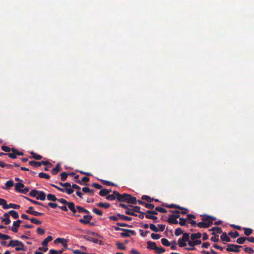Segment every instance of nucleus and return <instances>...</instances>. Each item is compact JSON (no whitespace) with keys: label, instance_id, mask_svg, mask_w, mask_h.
<instances>
[{"label":"nucleus","instance_id":"0e129e2a","mask_svg":"<svg viewBox=\"0 0 254 254\" xmlns=\"http://www.w3.org/2000/svg\"><path fill=\"white\" fill-rule=\"evenodd\" d=\"M1 149L6 152H9L10 151H11V148H10L9 147H8L7 146L3 145L1 146Z\"/></svg>","mask_w":254,"mask_h":254},{"label":"nucleus","instance_id":"cd10ccee","mask_svg":"<svg viewBox=\"0 0 254 254\" xmlns=\"http://www.w3.org/2000/svg\"><path fill=\"white\" fill-rule=\"evenodd\" d=\"M98 207H103L104 208H108L110 207V204L108 203L99 202L96 204Z\"/></svg>","mask_w":254,"mask_h":254},{"label":"nucleus","instance_id":"8fccbe9b","mask_svg":"<svg viewBox=\"0 0 254 254\" xmlns=\"http://www.w3.org/2000/svg\"><path fill=\"white\" fill-rule=\"evenodd\" d=\"M25 198L28 200V201L31 202L32 203L34 204H36V205H41V206H44L43 204H42L41 203L38 202V201H35V200H34L33 199H31L29 198H28L27 197H25Z\"/></svg>","mask_w":254,"mask_h":254},{"label":"nucleus","instance_id":"2eb2a0df","mask_svg":"<svg viewBox=\"0 0 254 254\" xmlns=\"http://www.w3.org/2000/svg\"><path fill=\"white\" fill-rule=\"evenodd\" d=\"M5 207V209H7L11 208L15 209H18L20 208V206L14 203H9L8 204H7Z\"/></svg>","mask_w":254,"mask_h":254},{"label":"nucleus","instance_id":"412c9836","mask_svg":"<svg viewBox=\"0 0 254 254\" xmlns=\"http://www.w3.org/2000/svg\"><path fill=\"white\" fill-rule=\"evenodd\" d=\"M221 239L223 241L229 242L231 241L230 238L227 236L226 232L223 233L222 235L220 236Z\"/></svg>","mask_w":254,"mask_h":254},{"label":"nucleus","instance_id":"864d4df0","mask_svg":"<svg viewBox=\"0 0 254 254\" xmlns=\"http://www.w3.org/2000/svg\"><path fill=\"white\" fill-rule=\"evenodd\" d=\"M6 204H7L6 201L3 198H0V205H2V208L3 209H5V206L6 205Z\"/></svg>","mask_w":254,"mask_h":254},{"label":"nucleus","instance_id":"72a5a7b5","mask_svg":"<svg viewBox=\"0 0 254 254\" xmlns=\"http://www.w3.org/2000/svg\"><path fill=\"white\" fill-rule=\"evenodd\" d=\"M39 192V190H32L29 193V195L32 197L36 198Z\"/></svg>","mask_w":254,"mask_h":254},{"label":"nucleus","instance_id":"f8f14e48","mask_svg":"<svg viewBox=\"0 0 254 254\" xmlns=\"http://www.w3.org/2000/svg\"><path fill=\"white\" fill-rule=\"evenodd\" d=\"M116 192H119L117 191H114L113 192V194H108L106 196V199L109 200H111V201L114 200L116 199H117L118 200V196H117V194L116 193Z\"/></svg>","mask_w":254,"mask_h":254},{"label":"nucleus","instance_id":"2f4dec72","mask_svg":"<svg viewBox=\"0 0 254 254\" xmlns=\"http://www.w3.org/2000/svg\"><path fill=\"white\" fill-rule=\"evenodd\" d=\"M82 190L84 193H90L91 194H93L95 191L94 190H91L88 187H83Z\"/></svg>","mask_w":254,"mask_h":254},{"label":"nucleus","instance_id":"a878e982","mask_svg":"<svg viewBox=\"0 0 254 254\" xmlns=\"http://www.w3.org/2000/svg\"><path fill=\"white\" fill-rule=\"evenodd\" d=\"M30 154L32 155L31 157H30L31 158H34L36 160H40L42 158V156L41 155L37 154L33 151H31Z\"/></svg>","mask_w":254,"mask_h":254},{"label":"nucleus","instance_id":"0eeeda50","mask_svg":"<svg viewBox=\"0 0 254 254\" xmlns=\"http://www.w3.org/2000/svg\"><path fill=\"white\" fill-rule=\"evenodd\" d=\"M92 219V216L91 215H84L83 216V219H80L79 220V222L83 224H87L90 223V221Z\"/></svg>","mask_w":254,"mask_h":254},{"label":"nucleus","instance_id":"c9c22d12","mask_svg":"<svg viewBox=\"0 0 254 254\" xmlns=\"http://www.w3.org/2000/svg\"><path fill=\"white\" fill-rule=\"evenodd\" d=\"M228 234L232 238H236L240 236L239 233L237 231H235V232L231 231Z\"/></svg>","mask_w":254,"mask_h":254},{"label":"nucleus","instance_id":"c756f323","mask_svg":"<svg viewBox=\"0 0 254 254\" xmlns=\"http://www.w3.org/2000/svg\"><path fill=\"white\" fill-rule=\"evenodd\" d=\"M88 241H90L91 242H92L95 244H101L102 242L99 240H98V239H96V238H91V237H88L87 238H85Z\"/></svg>","mask_w":254,"mask_h":254},{"label":"nucleus","instance_id":"a19ab883","mask_svg":"<svg viewBox=\"0 0 254 254\" xmlns=\"http://www.w3.org/2000/svg\"><path fill=\"white\" fill-rule=\"evenodd\" d=\"M161 242L162 245L166 247H168L171 244V243L168 241V240L165 238H162L161 240Z\"/></svg>","mask_w":254,"mask_h":254},{"label":"nucleus","instance_id":"aec40b11","mask_svg":"<svg viewBox=\"0 0 254 254\" xmlns=\"http://www.w3.org/2000/svg\"><path fill=\"white\" fill-rule=\"evenodd\" d=\"M53 240V237L51 236H48L42 242V245L44 247H47L48 243Z\"/></svg>","mask_w":254,"mask_h":254},{"label":"nucleus","instance_id":"39448f33","mask_svg":"<svg viewBox=\"0 0 254 254\" xmlns=\"http://www.w3.org/2000/svg\"><path fill=\"white\" fill-rule=\"evenodd\" d=\"M22 222V221L20 220H18L16 221H14L13 223V225L12 227H9V228L14 233H16L18 231V228L20 226V223Z\"/></svg>","mask_w":254,"mask_h":254},{"label":"nucleus","instance_id":"f257e3e1","mask_svg":"<svg viewBox=\"0 0 254 254\" xmlns=\"http://www.w3.org/2000/svg\"><path fill=\"white\" fill-rule=\"evenodd\" d=\"M117 196H118V201L120 202H126L128 203L136 204L137 203L136 198L130 194L127 193L120 194L119 192H116Z\"/></svg>","mask_w":254,"mask_h":254},{"label":"nucleus","instance_id":"5fc2aeb1","mask_svg":"<svg viewBox=\"0 0 254 254\" xmlns=\"http://www.w3.org/2000/svg\"><path fill=\"white\" fill-rule=\"evenodd\" d=\"M15 249L16 251H25V246L23 243L22 246H18L15 247Z\"/></svg>","mask_w":254,"mask_h":254},{"label":"nucleus","instance_id":"4468645a","mask_svg":"<svg viewBox=\"0 0 254 254\" xmlns=\"http://www.w3.org/2000/svg\"><path fill=\"white\" fill-rule=\"evenodd\" d=\"M130 207H132L133 213L134 212H139L141 214L139 215V217L141 218H143V212L140 211V207L137 206H132L130 205Z\"/></svg>","mask_w":254,"mask_h":254},{"label":"nucleus","instance_id":"1a4fd4ad","mask_svg":"<svg viewBox=\"0 0 254 254\" xmlns=\"http://www.w3.org/2000/svg\"><path fill=\"white\" fill-rule=\"evenodd\" d=\"M212 224V222H209V223H206L205 222H200L197 224V226L199 228H207L209 227L210 226H211Z\"/></svg>","mask_w":254,"mask_h":254},{"label":"nucleus","instance_id":"bb28decb","mask_svg":"<svg viewBox=\"0 0 254 254\" xmlns=\"http://www.w3.org/2000/svg\"><path fill=\"white\" fill-rule=\"evenodd\" d=\"M0 167H1L2 168L6 167L8 169H11V168H13V164H6V163L3 162V161L0 160Z\"/></svg>","mask_w":254,"mask_h":254},{"label":"nucleus","instance_id":"ea45409f","mask_svg":"<svg viewBox=\"0 0 254 254\" xmlns=\"http://www.w3.org/2000/svg\"><path fill=\"white\" fill-rule=\"evenodd\" d=\"M92 211L94 213H95L98 216H102L103 214V213L101 210L97 209L96 208H94Z\"/></svg>","mask_w":254,"mask_h":254},{"label":"nucleus","instance_id":"a211bd4d","mask_svg":"<svg viewBox=\"0 0 254 254\" xmlns=\"http://www.w3.org/2000/svg\"><path fill=\"white\" fill-rule=\"evenodd\" d=\"M201 243V242L200 240H194L192 241H189L188 242V244L190 247H194V246L200 245Z\"/></svg>","mask_w":254,"mask_h":254},{"label":"nucleus","instance_id":"3c124183","mask_svg":"<svg viewBox=\"0 0 254 254\" xmlns=\"http://www.w3.org/2000/svg\"><path fill=\"white\" fill-rule=\"evenodd\" d=\"M149 228L153 232H158L159 231L158 228L153 224H150L149 225Z\"/></svg>","mask_w":254,"mask_h":254},{"label":"nucleus","instance_id":"58836bf2","mask_svg":"<svg viewBox=\"0 0 254 254\" xmlns=\"http://www.w3.org/2000/svg\"><path fill=\"white\" fill-rule=\"evenodd\" d=\"M247 240L246 237H242L238 238L236 240V242L239 244H243Z\"/></svg>","mask_w":254,"mask_h":254},{"label":"nucleus","instance_id":"680f3d73","mask_svg":"<svg viewBox=\"0 0 254 254\" xmlns=\"http://www.w3.org/2000/svg\"><path fill=\"white\" fill-rule=\"evenodd\" d=\"M59 184L61 187H65V188H68V187H71L70 184L69 183H68V182H66V183H61L60 182V183H59Z\"/></svg>","mask_w":254,"mask_h":254},{"label":"nucleus","instance_id":"603ef678","mask_svg":"<svg viewBox=\"0 0 254 254\" xmlns=\"http://www.w3.org/2000/svg\"><path fill=\"white\" fill-rule=\"evenodd\" d=\"M89 181V178L87 177H84L82 178V180H77L76 181V183L79 184H82V182H87Z\"/></svg>","mask_w":254,"mask_h":254},{"label":"nucleus","instance_id":"a18cd8bd","mask_svg":"<svg viewBox=\"0 0 254 254\" xmlns=\"http://www.w3.org/2000/svg\"><path fill=\"white\" fill-rule=\"evenodd\" d=\"M156 212L158 211L162 213H166L167 210L161 207L157 206L155 207V210Z\"/></svg>","mask_w":254,"mask_h":254},{"label":"nucleus","instance_id":"69168bd1","mask_svg":"<svg viewBox=\"0 0 254 254\" xmlns=\"http://www.w3.org/2000/svg\"><path fill=\"white\" fill-rule=\"evenodd\" d=\"M178 245L180 247H184L186 246V243L185 242H183L182 239H179L178 240Z\"/></svg>","mask_w":254,"mask_h":254},{"label":"nucleus","instance_id":"f704fd0d","mask_svg":"<svg viewBox=\"0 0 254 254\" xmlns=\"http://www.w3.org/2000/svg\"><path fill=\"white\" fill-rule=\"evenodd\" d=\"M165 252V249L162 247H157L156 249L155 252L156 254H162Z\"/></svg>","mask_w":254,"mask_h":254},{"label":"nucleus","instance_id":"ddd939ff","mask_svg":"<svg viewBox=\"0 0 254 254\" xmlns=\"http://www.w3.org/2000/svg\"><path fill=\"white\" fill-rule=\"evenodd\" d=\"M46 193L43 191H39V192L38 193L37 196L36 197V199L41 200H44L46 199Z\"/></svg>","mask_w":254,"mask_h":254},{"label":"nucleus","instance_id":"7ed1b4c3","mask_svg":"<svg viewBox=\"0 0 254 254\" xmlns=\"http://www.w3.org/2000/svg\"><path fill=\"white\" fill-rule=\"evenodd\" d=\"M242 248V246L237 245L235 244H228L226 250L228 252H232L238 253L240 251V248Z\"/></svg>","mask_w":254,"mask_h":254},{"label":"nucleus","instance_id":"37998d69","mask_svg":"<svg viewBox=\"0 0 254 254\" xmlns=\"http://www.w3.org/2000/svg\"><path fill=\"white\" fill-rule=\"evenodd\" d=\"M144 206L146 208L150 209V210H153L152 209L154 208L155 206L152 203H145L144 202Z\"/></svg>","mask_w":254,"mask_h":254},{"label":"nucleus","instance_id":"f3484780","mask_svg":"<svg viewBox=\"0 0 254 254\" xmlns=\"http://www.w3.org/2000/svg\"><path fill=\"white\" fill-rule=\"evenodd\" d=\"M7 214H8V216L11 215L15 219L19 218V214L15 210H10L8 212H7Z\"/></svg>","mask_w":254,"mask_h":254},{"label":"nucleus","instance_id":"f03ea898","mask_svg":"<svg viewBox=\"0 0 254 254\" xmlns=\"http://www.w3.org/2000/svg\"><path fill=\"white\" fill-rule=\"evenodd\" d=\"M158 214V212L155 210H148L146 212H144V215L147 219H152L154 220V223H157V217L155 216Z\"/></svg>","mask_w":254,"mask_h":254},{"label":"nucleus","instance_id":"e2e57ef3","mask_svg":"<svg viewBox=\"0 0 254 254\" xmlns=\"http://www.w3.org/2000/svg\"><path fill=\"white\" fill-rule=\"evenodd\" d=\"M66 205H67L68 208L70 210H71L72 209H73L75 207V205H74V203L72 202H68Z\"/></svg>","mask_w":254,"mask_h":254},{"label":"nucleus","instance_id":"423d86ee","mask_svg":"<svg viewBox=\"0 0 254 254\" xmlns=\"http://www.w3.org/2000/svg\"><path fill=\"white\" fill-rule=\"evenodd\" d=\"M125 230H123L124 232H122L120 234L121 236L123 238L129 237L130 236V234L132 235H135V232L134 231L129 229H124Z\"/></svg>","mask_w":254,"mask_h":254},{"label":"nucleus","instance_id":"49530a36","mask_svg":"<svg viewBox=\"0 0 254 254\" xmlns=\"http://www.w3.org/2000/svg\"><path fill=\"white\" fill-rule=\"evenodd\" d=\"M68 175V174L65 172H64L62 173L61 174V180L62 181H65Z\"/></svg>","mask_w":254,"mask_h":254},{"label":"nucleus","instance_id":"6ab92c4d","mask_svg":"<svg viewBox=\"0 0 254 254\" xmlns=\"http://www.w3.org/2000/svg\"><path fill=\"white\" fill-rule=\"evenodd\" d=\"M163 206H166L168 208H177L179 209H184L183 207H182L180 206L179 205L174 204H163Z\"/></svg>","mask_w":254,"mask_h":254},{"label":"nucleus","instance_id":"13d9d810","mask_svg":"<svg viewBox=\"0 0 254 254\" xmlns=\"http://www.w3.org/2000/svg\"><path fill=\"white\" fill-rule=\"evenodd\" d=\"M116 245H117V247H118V248L119 249H120V250H124L126 249V247L122 243L118 242V243H117Z\"/></svg>","mask_w":254,"mask_h":254},{"label":"nucleus","instance_id":"473e14b6","mask_svg":"<svg viewBox=\"0 0 254 254\" xmlns=\"http://www.w3.org/2000/svg\"><path fill=\"white\" fill-rule=\"evenodd\" d=\"M125 213L127 215L136 216V215L133 213L132 207H130V206L126 209Z\"/></svg>","mask_w":254,"mask_h":254},{"label":"nucleus","instance_id":"6e6552de","mask_svg":"<svg viewBox=\"0 0 254 254\" xmlns=\"http://www.w3.org/2000/svg\"><path fill=\"white\" fill-rule=\"evenodd\" d=\"M22 242L18 240H11L9 241L8 244L7 245V247H17L18 246H22Z\"/></svg>","mask_w":254,"mask_h":254},{"label":"nucleus","instance_id":"de8ad7c7","mask_svg":"<svg viewBox=\"0 0 254 254\" xmlns=\"http://www.w3.org/2000/svg\"><path fill=\"white\" fill-rule=\"evenodd\" d=\"M39 177L41 178H45L46 179H49L50 178V176L48 174L43 172H41L39 174Z\"/></svg>","mask_w":254,"mask_h":254},{"label":"nucleus","instance_id":"052dcab7","mask_svg":"<svg viewBox=\"0 0 254 254\" xmlns=\"http://www.w3.org/2000/svg\"><path fill=\"white\" fill-rule=\"evenodd\" d=\"M187 219L184 218H180L179 224L181 226H185L186 225Z\"/></svg>","mask_w":254,"mask_h":254},{"label":"nucleus","instance_id":"bf43d9fd","mask_svg":"<svg viewBox=\"0 0 254 254\" xmlns=\"http://www.w3.org/2000/svg\"><path fill=\"white\" fill-rule=\"evenodd\" d=\"M11 151H12V152H14L16 154V156L17 155L22 156V155H24V153L22 152L18 151L16 149L13 148H11Z\"/></svg>","mask_w":254,"mask_h":254},{"label":"nucleus","instance_id":"79ce46f5","mask_svg":"<svg viewBox=\"0 0 254 254\" xmlns=\"http://www.w3.org/2000/svg\"><path fill=\"white\" fill-rule=\"evenodd\" d=\"M189 234L187 233H184L183 234V237L180 238L181 239H182V240L183 241V242H187V241H189Z\"/></svg>","mask_w":254,"mask_h":254},{"label":"nucleus","instance_id":"4d7b16f0","mask_svg":"<svg viewBox=\"0 0 254 254\" xmlns=\"http://www.w3.org/2000/svg\"><path fill=\"white\" fill-rule=\"evenodd\" d=\"M0 239L3 240H8L11 239L10 237L7 235L0 233Z\"/></svg>","mask_w":254,"mask_h":254},{"label":"nucleus","instance_id":"338daca9","mask_svg":"<svg viewBox=\"0 0 254 254\" xmlns=\"http://www.w3.org/2000/svg\"><path fill=\"white\" fill-rule=\"evenodd\" d=\"M7 155L10 158L15 159L17 158L16 154L14 152L12 153H7Z\"/></svg>","mask_w":254,"mask_h":254},{"label":"nucleus","instance_id":"dca6fc26","mask_svg":"<svg viewBox=\"0 0 254 254\" xmlns=\"http://www.w3.org/2000/svg\"><path fill=\"white\" fill-rule=\"evenodd\" d=\"M210 231H212L211 234L213 235H215V232H216L217 233H218V234H221L222 233V230L221 229V228L220 227H214L212 228L210 230Z\"/></svg>","mask_w":254,"mask_h":254},{"label":"nucleus","instance_id":"774afa93","mask_svg":"<svg viewBox=\"0 0 254 254\" xmlns=\"http://www.w3.org/2000/svg\"><path fill=\"white\" fill-rule=\"evenodd\" d=\"M244 250L246 252L248 253L249 254H253L254 253V251L251 248L246 247L244 248Z\"/></svg>","mask_w":254,"mask_h":254},{"label":"nucleus","instance_id":"c03bdc74","mask_svg":"<svg viewBox=\"0 0 254 254\" xmlns=\"http://www.w3.org/2000/svg\"><path fill=\"white\" fill-rule=\"evenodd\" d=\"M30 221L36 225H40L42 224V221L38 220L35 218H32L30 219Z\"/></svg>","mask_w":254,"mask_h":254},{"label":"nucleus","instance_id":"20e7f679","mask_svg":"<svg viewBox=\"0 0 254 254\" xmlns=\"http://www.w3.org/2000/svg\"><path fill=\"white\" fill-rule=\"evenodd\" d=\"M180 216V215L170 214L169 215L167 221L169 224H177L178 223V221L177 219L179 218Z\"/></svg>","mask_w":254,"mask_h":254},{"label":"nucleus","instance_id":"9d476101","mask_svg":"<svg viewBox=\"0 0 254 254\" xmlns=\"http://www.w3.org/2000/svg\"><path fill=\"white\" fill-rule=\"evenodd\" d=\"M3 216L4 217H1V221L4 222L5 225H8L10 224L11 221L8 214H7V213H5Z\"/></svg>","mask_w":254,"mask_h":254},{"label":"nucleus","instance_id":"b1692460","mask_svg":"<svg viewBox=\"0 0 254 254\" xmlns=\"http://www.w3.org/2000/svg\"><path fill=\"white\" fill-rule=\"evenodd\" d=\"M61 170V168L60 166V164H57L56 167L53 168L51 170V173L53 175H56Z\"/></svg>","mask_w":254,"mask_h":254},{"label":"nucleus","instance_id":"e433bc0d","mask_svg":"<svg viewBox=\"0 0 254 254\" xmlns=\"http://www.w3.org/2000/svg\"><path fill=\"white\" fill-rule=\"evenodd\" d=\"M47 199L49 200L55 201H57V198L54 194L49 193L47 195Z\"/></svg>","mask_w":254,"mask_h":254},{"label":"nucleus","instance_id":"6e6d98bb","mask_svg":"<svg viewBox=\"0 0 254 254\" xmlns=\"http://www.w3.org/2000/svg\"><path fill=\"white\" fill-rule=\"evenodd\" d=\"M183 233V231L180 228H177L175 231V235L177 236Z\"/></svg>","mask_w":254,"mask_h":254},{"label":"nucleus","instance_id":"7c9ffc66","mask_svg":"<svg viewBox=\"0 0 254 254\" xmlns=\"http://www.w3.org/2000/svg\"><path fill=\"white\" fill-rule=\"evenodd\" d=\"M29 164L35 168H37L41 166L40 162H36L35 161H29Z\"/></svg>","mask_w":254,"mask_h":254},{"label":"nucleus","instance_id":"c85d7f7f","mask_svg":"<svg viewBox=\"0 0 254 254\" xmlns=\"http://www.w3.org/2000/svg\"><path fill=\"white\" fill-rule=\"evenodd\" d=\"M201 234L200 233L198 232L196 233H193L190 236V238L192 240H194L199 239L201 237Z\"/></svg>","mask_w":254,"mask_h":254},{"label":"nucleus","instance_id":"4be33fe9","mask_svg":"<svg viewBox=\"0 0 254 254\" xmlns=\"http://www.w3.org/2000/svg\"><path fill=\"white\" fill-rule=\"evenodd\" d=\"M110 192H111V190L103 189L99 191V193L102 196H107Z\"/></svg>","mask_w":254,"mask_h":254},{"label":"nucleus","instance_id":"393cba45","mask_svg":"<svg viewBox=\"0 0 254 254\" xmlns=\"http://www.w3.org/2000/svg\"><path fill=\"white\" fill-rule=\"evenodd\" d=\"M24 187V185L23 184L21 183H17L15 184V190L19 192V190H21V188H23Z\"/></svg>","mask_w":254,"mask_h":254},{"label":"nucleus","instance_id":"5701e85b","mask_svg":"<svg viewBox=\"0 0 254 254\" xmlns=\"http://www.w3.org/2000/svg\"><path fill=\"white\" fill-rule=\"evenodd\" d=\"M118 216H119V218L120 219L124 220V221H131L132 220V218L130 217L127 216L125 215H124L123 214H121L120 213L118 214Z\"/></svg>","mask_w":254,"mask_h":254},{"label":"nucleus","instance_id":"4c0bfd02","mask_svg":"<svg viewBox=\"0 0 254 254\" xmlns=\"http://www.w3.org/2000/svg\"><path fill=\"white\" fill-rule=\"evenodd\" d=\"M244 234L245 235L249 236L253 233V230L249 228H244Z\"/></svg>","mask_w":254,"mask_h":254},{"label":"nucleus","instance_id":"09e8293b","mask_svg":"<svg viewBox=\"0 0 254 254\" xmlns=\"http://www.w3.org/2000/svg\"><path fill=\"white\" fill-rule=\"evenodd\" d=\"M101 181L105 185H107V186H115V185L113 183H112L111 182H110V181H108L101 180Z\"/></svg>","mask_w":254,"mask_h":254},{"label":"nucleus","instance_id":"9b49d317","mask_svg":"<svg viewBox=\"0 0 254 254\" xmlns=\"http://www.w3.org/2000/svg\"><path fill=\"white\" fill-rule=\"evenodd\" d=\"M147 244V248L148 249L155 251L156 249H157L156 243L154 242L148 241Z\"/></svg>","mask_w":254,"mask_h":254}]
</instances>
